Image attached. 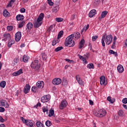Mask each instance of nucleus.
I'll return each instance as SVG.
<instances>
[{"label": "nucleus", "instance_id": "obj_1", "mask_svg": "<svg viewBox=\"0 0 127 127\" xmlns=\"http://www.w3.org/2000/svg\"><path fill=\"white\" fill-rule=\"evenodd\" d=\"M105 40L106 44L110 45L113 41V36L112 35H109L108 36L103 35L102 39V45L103 47L106 46V44H105Z\"/></svg>", "mask_w": 127, "mask_h": 127}, {"label": "nucleus", "instance_id": "obj_2", "mask_svg": "<svg viewBox=\"0 0 127 127\" xmlns=\"http://www.w3.org/2000/svg\"><path fill=\"white\" fill-rule=\"evenodd\" d=\"M44 18V13H41L38 16L37 20L33 22L34 27L37 28L42 24V21Z\"/></svg>", "mask_w": 127, "mask_h": 127}, {"label": "nucleus", "instance_id": "obj_3", "mask_svg": "<svg viewBox=\"0 0 127 127\" xmlns=\"http://www.w3.org/2000/svg\"><path fill=\"white\" fill-rule=\"evenodd\" d=\"M73 35H69L67 37L65 41L64 44L65 46H69V47H72L75 45V42L73 40Z\"/></svg>", "mask_w": 127, "mask_h": 127}, {"label": "nucleus", "instance_id": "obj_4", "mask_svg": "<svg viewBox=\"0 0 127 127\" xmlns=\"http://www.w3.org/2000/svg\"><path fill=\"white\" fill-rule=\"evenodd\" d=\"M107 115V111L105 109H100L94 113V115L98 118H103Z\"/></svg>", "mask_w": 127, "mask_h": 127}, {"label": "nucleus", "instance_id": "obj_5", "mask_svg": "<svg viewBox=\"0 0 127 127\" xmlns=\"http://www.w3.org/2000/svg\"><path fill=\"white\" fill-rule=\"evenodd\" d=\"M31 67L34 70H38L40 68V64L38 63V60H36L33 62L31 64Z\"/></svg>", "mask_w": 127, "mask_h": 127}, {"label": "nucleus", "instance_id": "obj_6", "mask_svg": "<svg viewBox=\"0 0 127 127\" xmlns=\"http://www.w3.org/2000/svg\"><path fill=\"white\" fill-rule=\"evenodd\" d=\"M67 105L68 103H67V101L65 100H63L59 106V108L60 110H63V109L67 107Z\"/></svg>", "mask_w": 127, "mask_h": 127}, {"label": "nucleus", "instance_id": "obj_7", "mask_svg": "<svg viewBox=\"0 0 127 127\" xmlns=\"http://www.w3.org/2000/svg\"><path fill=\"white\" fill-rule=\"evenodd\" d=\"M50 100V95H47L42 97L41 101L42 103H47Z\"/></svg>", "mask_w": 127, "mask_h": 127}, {"label": "nucleus", "instance_id": "obj_8", "mask_svg": "<svg viewBox=\"0 0 127 127\" xmlns=\"http://www.w3.org/2000/svg\"><path fill=\"white\" fill-rule=\"evenodd\" d=\"M11 39V37L9 33H5L3 35V40L4 41H8Z\"/></svg>", "mask_w": 127, "mask_h": 127}, {"label": "nucleus", "instance_id": "obj_9", "mask_svg": "<svg viewBox=\"0 0 127 127\" xmlns=\"http://www.w3.org/2000/svg\"><path fill=\"white\" fill-rule=\"evenodd\" d=\"M52 83L54 85H60L62 83V80L59 78H55L53 80Z\"/></svg>", "mask_w": 127, "mask_h": 127}, {"label": "nucleus", "instance_id": "obj_10", "mask_svg": "<svg viewBox=\"0 0 127 127\" xmlns=\"http://www.w3.org/2000/svg\"><path fill=\"white\" fill-rule=\"evenodd\" d=\"M36 86L37 87H38V89H43L44 87V82L43 81H38L36 83Z\"/></svg>", "mask_w": 127, "mask_h": 127}, {"label": "nucleus", "instance_id": "obj_11", "mask_svg": "<svg viewBox=\"0 0 127 127\" xmlns=\"http://www.w3.org/2000/svg\"><path fill=\"white\" fill-rule=\"evenodd\" d=\"M21 39V32H18L15 35V40L16 42H18Z\"/></svg>", "mask_w": 127, "mask_h": 127}, {"label": "nucleus", "instance_id": "obj_12", "mask_svg": "<svg viewBox=\"0 0 127 127\" xmlns=\"http://www.w3.org/2000/svg\"><path fill=\"white\" fill-rule=\"evenodd\" d=\"M100 79L101 85L106 86V85H107V82H106V77H105V75H102L101 77H100Z\"/></svg>", "mask_w": 127, "mask_h": 127}, {"label": "nucleus", "instance_id": "obj_13", "mask_svg": "<svg viewBox=\"0 0 127 127\" xmlns=\"http://www.w3.org/2000/svg\"><path fill=\"white\" fill-rule=\"evenodd\" d=\"M0 105L1 107H4V108H8L9 107V105H8V103L6 101L3 100L0 102Z\"/></svg>", "mask_w": 127, "mask_h": 127}, {"label": "nucleus", "instance_id": "obj_14", "mask_svg": "<svg viewBox=\"0 0 127 127\" xmlns=\"http://www.w3.org/2000/svg\"><path fill=\"white\" fill-rule=\"evenodd\" d=\"M30 90V85L29 84H26L24 89V92L25 94H27L29 90Z\"/></svg>", "mask_w": 127, "mask_h": 127}, {"label": "nucleus", "instance_id": "obj_15", "mask_svg": "<svg viewBox=\"0 0 127 127\" xmlns=\"http://www.w3.org/2000/svg\"><path fill=\"white\" fill-rule=\"evenodd\" d=\"M76 79L77 81L78 84L80 85H83V81L81 79V78L80 77V75H76L75 76Z\"/></svg>", "mask_w": 127, "mask_h": 127}, {"label": "nucleus", "instance_id": "obj_16", "mask_svg": "<svg viewBox=\"0 0 127 127\" xmlns=\"http://www.w3.org/2000/svg\"><path fill=\"white\" fill-rule=\"evenodd\" d=\"M26 122V126L30 127H33V121L32 120H27Z\"/></svg>", "mask_w": 127, "mask_h": 127}, {"label": "nucleus", "instance_id": "obj_17", "mask_svg": "<svg viewBox=\"0 0 127 127\" xmlns=\"http://www.w3.org/2000/svg\"><path fill=\"white\" fill-rule=\"evenodd\" d=\"M70 35H73L72 38H74V37L75 40H77L79 39V38H80V33H79V32L74 33V34H71Z\"/></svg>", "mask_w": 127, "mask_h": 127}, {"label": "nucleus", "instance_id": "obj_18", "mask_svg": "<svg viewBox=\"0 0 127 127\" xmlns=\"http://www.w3.org/2000/svg\"><path fill=\"white\" fill-rule=\"evenodd\" d=\"M22 69H20L18 71L16 72H14L12 73V76H18V75H20L21 74H22Z\"/></svg>", "mask_w": 127, "mask_h": 127}, {"label": "nucleus", "instance_id": "obj_19", "mask_svg": "<svg viewBox=\"0 0 127 127\" xmlns=\"http://www.w3.org/2000/svg\"><path fill=\"white\" fill-rule=\"evenodd\" d=\"M117 69L119 72V73H123L124 72V67H123V65H119L117 67Z\"/></svg>", "mask_w": 127, "mask_h": 127}, {"label": "nucleus", "instance_id": "obj_20", "mask_svg": "<svg viewBox=\"0 0 127 127\" xmlns=\"http://www.w3.org/2000/svg\"><path fill=\"white\" fill-rule=\"evenodd\" d=\"M16 18L17 21L23 20L24 19V16L23 15L18 14L16 16Z\"/></svg>", "mask_w": 127, "mask_h": 127}, {"label": "nucleus", "instance_id": "obj_21", "mask_svg": "<svg viewBox=\"0 0 127 127\" xmlns=\"http://www.w3.org/2000/svg\"><path fill=\"white\" fill-rule=\"evenodd\" d=\"M59 10V5L56 4L54 6V7L53 8V12H55V13H56L57 11Z\"/></svg>", "mask_w": 127, "mask_h": 127}, {"label": "nucleus", "instance_id": "obj_22", "mask_svg": "<svg viewBox=\"0 0 127 127\" xmlns=\"http://www.w3.org/2000/svg\"><path fill=\"white\" fill-rule=\"evenodd\" d=\"M26 30H31V28L33 27V25L32 24V23L29 22L27 25Z\"/></svg>", "mask_w": 127, "mask_h": 127}, {"label": "nucleus", "instance_id": "obj_23", "mask_svg": "<svg viewBox=\"0 0 127 127\" xmlns=\"http://www.w3.org/2000/svg\"><path fill=\"white\" fill-rule=\"evenodd\" d=\"M84 44H85V40L82 39L81 41L79 42V49H81L84 47Z\"/></svg>", "mask_w": 127, "mask_h": 127}, {"label": "nucleus", "instance_id": "obj_24", "mask_svg": "<svg viewBox=\"0 0 127 127\" xmlns=\"http://www.w3.org/2000/svg\"><path fill=\"white\" fill-rule=\"evenodd\" d=\"M96 14V10L93 9L91 10L89 13V17H93L94 15Z\"/></svg>", "mask_w": 127, "mask_h": 127}, {"label": "nucleus", "instance_id": "obj_25", "mask_svg": "<svg viewBox=\"0 0 127 127\" xmlns=\"http://www.w3.org/2000/svg\"><path fill=\"white\" fill-rule=\"evenodd\" d=\"M89 27H90V25L87 24V26H85L81 30V33H83V32H86L88 29H89Z\"/></svg>", "mask_w": 127, "mask_h": 127}, {"label": "nucleus", "instance_id": "obj_26", "mask_svg": "<svg viewBox=\"0 0 127 127\" xmlns=\"http://www.w3.org/2000/svg\"><path fill=\"white\" fill-rule=\"evenodd\" d=\"M22 59H23V62H24L25 63H26L27 61H28V59H29V57L27 55H24Z\"/></svg>", "mask_w": 127, "mask_h": 127}, {"label": "nucleus", "instance_id": "obj_27", "mask_svg": "<svg viewBox=\"0 0 127 127\" xmlns=\"http://www.w3.org/2000/svg\"><path fill=\"white\" fill-rule=\"evenodd\" d=\"M3 15H4L5 17H8V16H9V12H8L6 9H5L3 12Z\"/></svg>", "mask_w": 127, "mask_h": 127}, {"label": "nucleus", "instance_id": "obj_28", "mask_svg": "<svg viewBox=\"0 0 127 127\" xmlns=\"http://www.w3.org/2000/svg\"><path fill=\"white\" fill-rule=\"evenodd\" d=\"M107 101H109V102H110V103H111V104H114V103H115V102L116 101V99L115 98H113L112 99L111 97L108 96L107 97Z\"/></svg>", "mask_w": 127, "mask_h": 127}, {"label": "nucleus", "instance_id": "obj_29", "mask_svg": "<svg viewBox=\"0 0 127 127\" xmlns=\"http://www.w3.org/2000/svg\"><path fill=\"white\" fill-rule=\"evenodd\" d=\"M79 59L82 60V61L83 62L84 64H88V62H87V61L86 60V59L83 58V56L79 55Z\"/></svg>", "mask_w": 127, "mask_h": 127}, {"label": "nucleus", "instance_id": "obj_30", "mask_svg": "<svg viewBox=\"0 0 127 127\" xmlns=\"http://www.w3.org/2000/svg\"><path fill=\"white\" fill-rule=\"evenodd\" d=\"M25 24V21H22L20 22L18 24V26L19 28H21L23 27L24 25Z\"/></svg>", "mask_w": 127, "mask_h": 127}, {"label": "nucleus", "instance_id": "obj_31", "mask_svg": "<svg viewBox=\"0 0 127 127\" xmlns=\"http://www.w3.org/2000/svg\"><path fill=\"white\" fill-rule=\"evenodd\" d=\"M108 14V11H102L101 13V18H105L106 17V15Z\"/></svg>", "mask_w": 127, "mask_h": 127}, {"label": "nucleus", "instance_id": "obj_32", "mask_svg": "<svg viewBox=\"0 0 127 127\" xmlns=\"http://www.w3.org/2000/svg\"><path fill=\"white\" fill-rule=\"evenodd\" d=\"M54 25H51L49 28L48 29V31H49L50 32H51L52 31H53L54 30Z\"/></svg>", "mask_w": 127, "mask_h": 127}, {"label": "nucleus", "instance_id": "obj_33", "mask_svg": "<svg viewBox=\"0 0 127 127\" xmlns=\"http://www.w3.org/2000/svg\"><path fill=\"white\" fill-rule=\"evenodd\" d=\"M14 44V41L12 40H9V42L8 43L7 46L8 47H11V45H12V44Z\"/></svg>", "mask_w": 127, "mask_h": 127}, {"label": "nucleus", "instance_id": "obj_34", "mask_svg": "<svg viewBox=\"0 0 127 127\" xmlns=\"http://www.w3.org/2000/svg\"><path fill=\"white\" fill-rule=\"evenodd\" d=\"M109 53H110V54H113L115 55V57H118V53L114 51L113 50H110Z\"/></svg>", "mask_w": 127, "mask_h": 127}, {"label": "nucleus", "instance_id": "obj_35", "mask_svg": "<svg viewBox=\"0 0 127 127\" xmlns=\"http://www.w3.org/2000/svg\"><path fill=\"white\" fill-rule=\"evenodd\" d=\"M37 90H38V88L36 86H33L31 88V91L33 93H36V92H37Z\"/></svg>", "mask_w": 127, "mask_h": 127}, {"label": "nucleus", "instance_id": "obj_36", "mask_svg": "<svg viewBox=\"0 0 127 127\" xmlns=\"http://www.w3.org/2000/svg\"><path fill=\"white\" fill-rule=\"evenodd\" d=\"M43 113H46L47 115L48 114V107H44L42 109Z\"/></svg>", "mask_w": 127, "mask_h": 127}, {"label": "nucleus", "instance_id": "obj_37", "mask_svg": "<svg viewBox=\"0 0 127 127\" xmlns=\"http://www.w3.org/2000/svg\"><path fill=\"white\" fill-rule=\"evenodd\" d=\"M6 85V82H5V81H1L0 83V87H1V88H4Z\"/></svg>", "mask_w": 127, "mask_h": 127}, {"label": "nucleus", "instance_id": "obj_38", "mask_svg": "<svg viewBox=\"0 0 127 127\" xmlns=\"http://www.w3.org/2000/svg\"><path fill=\"white\" fill-rule=\"evenodd\" d=\"M36 125L37 127H44L43 124L41 123L40 122H37Z\"/></svg>", "mask_w": 127, "mask_h": 127}, {"label": "nucleus", "instance_id": "obj_39", "mask_svg": "<svg viewBox=\"0 0 127 127\" xmlns=\"http://www.w3.org/2000/svg\"><path fill=\"white\" fill-rule=\"evenodd\" d=\"M63 33H64L63 31H60L58 35V39H59L60 38H61V37H62V35H63Z\"/></svg>", "mask_w": 127, "mask_h": 127}, {"label": "nucleus", "instance_id": "obj_40", "mask_svg": "<svg viewBox=\"0 0 127 127\" xmlns=\"http://www.w3.org/2000/svg\"><path fill=\"white\" fill-rule=\"evenodd\" d=\"M54 115V110H50L49 111V117H53V116Z\"/></svg>", "mask_w": 127, "mask_h": 127}, {"label": "nucleus", "instance_id": "obj_41", "mask_svg": "<svg viewBox=\"0 0 127 127\" xmlns=\"http://www.w3.org/2000/svg\"><path fill=\"white\" fill-rule=\"evenodd\" d=\"M19 61V59H18L17 58L14 59V60L13 61V63L14 65H16V64H18Z\"/></svg>", "mask_w": 127, "mask_h": 127}, {"label": "nucleus", "instance_id": "obj_42", "mask_svg": "<svg viewBox=\"0 0 127 127\" xmlns=\"http://www.w3.org/2000/svg\"><path fill=\"white\" fill-rule=\"evenodd\" d=\"M87 68L88 69H94V64H89L87 65Z\"/></svg>", "mask_w": 127, "mask_h": 127}, {"label": "nucleus", "instance_id": "obj_43", "mask_svg": "<svg viewBox=\"0 0 127 127\" xmlns=\"http://www.w3.org/2000/svg\"><path fill=\"white\" fill-rule=\"evenodd\" d=\"M63 49V47H59L55 49V51L56 52H58L59 51H60V50H62Z\"/></svg>", "mask_w": 127, "mask_h": 127}, {"label": "nucleus", "instance_id": "obj_44", "mask_svg": "<svg viewBox=\"0 0 127 127\" xmlns=\"http://www.w3.org/2000/svg\"><path fill=\"white\" fill-rule=\"evenodd\" d=\"M51 125H52V123H51V122H50V121L48 120L46 122V126H47V127H50Z\"/></svg>", "mask_w": 127, "mask_h": 127}, {"label": "nucleus", "instance_id": "obj_45", "mask_svg": "<svg viewBox=\"0 0 127 127\" xmlns=\"http://www.w3.org/2000/svg\"><path fill=\"white\" fill-rule=\"evenodd\" d=\"M41 56H42V58L44 61L46 60V59H47V56L45 55V54H41Z\"/></svg>", "mask_w": 127, "mask_h": 127}, {"label": "nucleus", "instance_id": "obj_46", "mask_svg": "<svg viewBox=\"0 0 127 127\" xmlns=\"http://www.w3.org/2000/svg\"><path fill=\"white\" fill-rule=\"evenodd\" d=\"M118 115L120 117H123L124 116V112H123V110H120L118 112Z\"/></svg>", "mask_w": 127, "mask_h": 127}, {"label": "nucleus", "instance_id": "obj_47", "mask_svg": "<svg viewBox=\"0 0 127 127\" xmlns=\"http://www.w3.org/2000/svg\"><path fill=\"white\" fill-rule=\"evenodd\" d=\"M13 29V27H12V26H8L7 27V30H8V31H11Z\"/></svg>", "mask_w": 127, "mask_h": 127}, {"label": "nucleus", "instance_id": "obj_48", "mask_svg": "<svg viewBox=\"0 0 127 127\" xmlns=\"http://www.w3.org/2000/svg\"><path fill=\"white\" fill-rule=\"evenodd\" d=\"M56 21H57V22H61L63 21V19L61 18H56Z\"/></svg>", "mask_w": 127, "mask_h": 127}, {"label": "nucleus", "instance_id": "obj_49", "mask_svg": "<svg viewBox=\"0 0 127 127\" xmlns=\"http://www.w3.org/2000/svg\"><path fill=\"white\" fill-rule=\"evenodd\" d=\"M99 37L98 36H92V40L93 41H96V40H97V39H98V38Z\"/></svg>", "mask_w": 127, "mask_h": 127}, {"label": "nucleus", "instance_id": "obj_50", "mask_svg": "<svg viewBox=\"0 0 127 127\" xmlns=\"http://www.w3.org/2000/svg\"><path fill=\"white\" fill-rule=\"evenodd\" d=\"M65 60V61H66V62H68V63H74V62L73 60H71L67 59H66Z\"/></svg>", "mask_w": 127, "mask_h": 127}, {"label": "nucleus", "instance_id": "obj_51", "mask_svg": "<svg viewBox=\"0 0 127 127\" xmlns=\"http://www.w3.org/2000/svg\"><path fill=\"white\" fill-rule=\"evenodd\" d=\"M48 3L49 4V5H53V2H52V0H48Z\"/></svg>", "mask_w": 127, "mask_h": 127}, {"label": "nucleus", "instance_id": "obj_52", "mask_svg": "<svg viewBox=\"0 0 127 127\" xmlns=\"http://www.w3.org/2000/svg\"><path fill=\"white\" fill-rule=\"evenodd\" d=\"M111 48L112 49H115V48H116V42H113V44L111 46Z\"/></svg>", "mask_w": 127, "mask_h": 127}, {"label": "nucleus", "instance_id": "obj_53", "mask_svg": "<svg viewBox=\"0 0 127 127\" xmlns=\"http://www.w3.org/2000/svg\"><path fill=\"white\" fill-rule=\"evenodd\" d=\"M101 2V0H95L94 3L95 4H99Z\"/></svg>", "mask_w": 127, "mask_h": 127}, {"label": "nucleus", "instance_id": "obj_54", "mask_svg": "<svg viewBox=\"0 0 127 127\" xmlns=\"http://www.w3.org/2000/svg\"><path fill=\"white\" fill-rule=\"evenodd\" d=\"M20 119L21 121L23 122V123H24V124H26V121H27V120L24 119L23 117H21Z\"/></svg>", "mask_w": 127, "mask_h": 127}, {"label": "nucleus", "instance_id": "obj_55", "mask_svg": "<svg viewBox=\"0 0 127 127\" xmlns=\"http://www.w3.org/2000/svg\"><path fill=\"white\" fill-rule=\"evenodd\" d=\"M123 104H127V98H124L122 100Z\"/></svg>", "mask_w": 127, "mask_h": 127}, {"label": "nucleus", "instance_id": "obj_56", "mask_svg": "<svg viewBox=\"0 0 127 127\" xmlns=\"http://www.w3.org/2000/svg\"><path fill=\"white\" fill-rule=\"evenodd\" d=\"M5 110L3 107H0V113H3Z\"/></svg>", "mask_w": 127, "mask_h": 127}, {"label": "nucleus", "instance_id": "obj_57", "mask_svg": "<svg viewBox=\"0 0 127 127\" xmlns=\"http://www.w3.org/2000/svg\"><path fill=\"white\" fill-rule=\"evenodd\" d=\"M41 106V104L40 102H38L36 105L34 106V108H37L38 107H40Z\"/></svg>", "mask_w": 127, "mask_h": 127}, {"label": "nucleus", "instance_id": "obj_58", "mask_svg": "<svg viewBox=\"0 0 127 127\" xmlns=\"http://www.w3.org/2000/svg\"><path fill=\"white\" fill-rule=\"evenodd\" d=\"M0 122L1 123H4V119H3L1 116H0Z\"/></svg>", "mask_w": 127, "mask_h": 127}, {"label": "nucleus", "instance_id": "obj_59", "mask_svg": "<svg viewBox=\"0 0 127 127\" xmlns=\"http://www.w3.org/2000/svg\"><path fill=\"white\" fill-rule=\"evenodd\" d=\"M53 46L56 45V40H54L52 42Z\"/></svg>", "mask_w": 127, "mask_h": 127}, {"label": "nucleus", "instance_id": "obj_60", "mask_svg": "<svg viewBox=\"0 0 127 127\" xmlns=\"http://www.w3.org/2000/svg\"><path fill=\"white\" fill-rule=\"evenodd\" d=\"M20 11H21V12H22V13L25 12V8H21L20 9Z\"/></svg>", "mask_w": 127, "mask_h": 127}, {"label": "nucleus", "instance_id": "obj_61", "mask_svg": "<svg viewBox=\"0 0 127 127\" xmlns=\"http://www.w3.org/2000/svg\"><path fill=\"white\" fill-rule=\"evenodd\" d=\"M71 19L74 20L75 19V14H72L71 17Z\"/></svg>", "mask_w": 127, "mask_h": 127}, {"label": "nucleus", "instance_id": "obj_62", "mask_svg": "<svg viewBox=\"0 0 127 127\" xmlns=\"http://www.w3.org/2000/svg\"><path fill=\"white\" fill-rule=\"evenodd\" d=\"M89 104L91 105V106H93V105H94V102L93 101L89 100Z\"/></svg>", "mask_w": 127, "mask_h": 127}, {"label": "nucleus", "instance_id": "obj_63", "mask_svg": "<svg viewBox=\"0 0 127 127\" xmlns=\"http://www.w3.org/2000/svg\"><path fill=\"white\" fill-rule=\"evenodd\" d=\"M14 1V0H11L9 3V5H10V6H11V2H13Z\"/></svg>", "mask_w": 127, "mask_h": 127}, {"label": "nucleus", "instance_id": "obj_64", "mask_svg": "<svg viewBox=\"0 0 127 127\" xmlns=\"http://www.w3.org/2000/svg\"><path fill=\"white\" fill-rule=\"evenodd\" d=\"M116 41H117V37L115 36L114 37V39H113V42H116Z\"/></svg>", "mask_w": 127, "mask_h": 127}]
</instances>
